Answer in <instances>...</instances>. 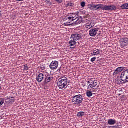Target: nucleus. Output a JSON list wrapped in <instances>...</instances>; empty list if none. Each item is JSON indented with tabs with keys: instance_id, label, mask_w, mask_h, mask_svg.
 <instances>
[{
	"instance_id": "obj_1",
	"label": "nucleus",
	"mask_w": 128,
	"mask_h": 128,
	"mask_svg": "<svg viewBox=\"0 0 128 128\" xmlns=\"http://www.w3.org/2000/svg\"><path fill=\"white\" fill-rule=\"evenodd\" d=\"M88 8L91 10H100L101 8L102 10L106 12H116V10H118V8L114 5L104 6L102 4H90L88 6Z\"/></svg>"
},
{
	"instance_id": "obj_2",
	"label": "nucleus",
	"mask_w": 128,
	"mask_h": 128,
	"mask_svg": "<svg viewBox=\"0 0 128 128\" xmlns=\"http://www.w3.org/2000/svg\"><path fill=\"white\" fill-rule=\"evenodd\" d=\"M58 86L60 90H64V88H68V78L62 76L58 78Z\"/></svg>"
},
{
	"instance_id": "obj_3",
	"label": "nucleus",
	"mask_w": 128,
	"mask_h": 128,
	"mask_svg": "<svg viewBox=\"0 0 128 128\" xmlns=\"http://www.w3.org/2000/svg\"><path fill=\"white\" fill-rule=\"evenodd\" d=\"M72 102L76 106H80L84 102V96L81 94L76 95L72 98Z\"/></svg>"
},
{
	"instance_id": "obj_4",
	"label": "nucleus",
	"mask_w": 128,
	"mask_h": 128,
	"mask_svg": "<svg viewBox=\"0 0 128 128\" xmlns=\"http://www.w3.org/2000/svg\"><path fill=\"white\" fill-rule=\"evenodd\" d=\"M98 84V80H94V79H90L87 82L88 86V90H90V88H96Z\"/></svg>"
},
{
	"instance_id": "obj_5",
	"label": "nucleus",
	"mask_w": 128,
	"mask_h": 128,
	"mask_svg": "<svg viewBox=\"0 0 128 128\" xmlns=\"http://www.w3.org/2000/svg\"><path fill=\"white\" fill-rule=\"evenodd\" d=\"M120 79L122 82H128V69L126 71L122 72L120 76Z\"/></svg>"
},
{
	"instance_id": "obj_6",
	"label": "nucleus",
	"mask_w": 128,
	"mask_h": 128,
	"mask_svg": "<svg viewBox=\"0 0 128 128\" xmlns=\"http://www.w3.org/2000/svg\"><path fill=\"white\" fill-rule=\"evenodd\" d=\"M70 40H74L78 41L80 40H82V36L81 34H72L70 37Z\"/></svg>"
},
{
	"instance_id": "obj_7",
	"label": "nucleus",
	"mask_w": 128,
	"mask_h": 128,
	"mask_svg": "<svg viewBox=\"0 0 128 128\" xmlns=\"http://www.w3.org/2000/svg\"><path fill=\"white\" fill-rule=\"evenodd\" d=\"M50 68L52 70H58V62L52 61L50 65Z\"/></svg>"
},
{
	"instance_id": "obj_8",
	"label": "nucleus",
	"mask_w": 128,
	"mask_h": 128,
	"mask_svg": "<svg viewBox=\"0 0 128 128\" xmlns=\"http://www.w3.org/2000/svg\"><path fill=\"white\" fill-rule=\"evenodd\" d=\"M98 32V28H92L90 30L89 34L90 36L94 38L96 36Z\"/></svg>"
},
{
	"instance_id": "obj_9",
	"label": "nucleus",
	"mask_w": 128,
	"mask_h": 128,
	"mask_svg": "<svg viewBox=\"0 0 128 128\" xmlns=\"http://www.w3.org/2000/svg\"><path fill=\"white\" fill-rule=\"evenodd\" d=\"M120 43L121 46L124 48L126 44H128V38H121L120 40Z\"/></svg>"
},
{
	"instance_id": "obj_10",
	"label": "nucleus",
	"mask_w": 128,
	"mask_h": 128,
	"mask_svg": "<svg viewBox=\"0 0 128 128\" xmlns=\"http://www.w3.org/2000/svg\"><path fill=\"white\" fill-rule=\"evenodd\" d=\"M78 16L74 14V13H72V14H70V16H67V18L69 20V22H74V20H76L78 18Z\"/></svg>"
},
{
	"instance_id": "obj_11",
	"label": "nucleus",
	"mask_w": 128,
	"mask_h": 128,
	"mask_svg": "<svg viewBox=\"0 0 128 128\" xmlns=\"http://www.w3.org/2000/svg\"><path fill=\"white\" fill-rule=\"evenodd\" d=\"M45 76L46 74H44V73L40 74L36 78L37 82H42L44 80Z\"/></svg>"
},
{
	"instance_id": "obj_12",
	"label": "nucleus",
	"mask_w": 128,
	"mask_h": 128,
	"mask_svg": "<svg viewBox=\"0 0 128 128\" xmlns=\"http://www.w3.org/2000/svg\"><path fill=\"white\" fill-rule=\"evenodd\" d=\"M44 78V82H45V84H48V82H50V81L52 80L53 79L52 77L51 76H46V74H45Z\"/></svg>"
},
{
	"instance_id": "obj_13",
	"label": "nucleus",
	"mask_w": 128,
	"mask_h": 128,
	"mask_svg": "<svg viewBox=\"0 0 128 128\" xmlns=\"http://www.w3.org/2000/svg\"><path fill=\"white\" fill-rule=\"evenodd\" d=\"M124 70V67H119L117 68L114 72V76H118V74H120V72H122Z\"/></svg>"
},
{
	"instance_id": "obj_14",
	"label": "nucleus",
	"mask_w": 128,
	"mask_h": 128,
	"mask_svg": "<svg viewBox=\"0 0 128 128\" xmlns=\"http://www.w3.org/2000/svg\"><path fill=\"white\" fill-rule=\"evenodd\" d=\"M92 56H98V54H100V50L97 49L91 51Z\"/></svg>"
},
{
	"instance_id": "obj_15",
	"label": "nucleus",
	"mask_w": 128,
	"mask_h": 128,
	"mask_svg": "<svg viewBox=\"0 0 128 128\" xmlns=\"http://www.w3.org/2000/svg\"><path fill=\"white\" fill-rule=\"evenodd\" d=\"M6 104H14V98H8L5 100Z\"/></svg>"
},
{
	"instance_id": "obj_16",
	"label": "nucleus",
	"mask_w": 128,
	"mask_h": 128,
	"mask_svg": "<svg viewBox=\"0 0 128 128\" xmlns=\"http://www.w3.org/2000/svg\"><path fill=\"white\" fill-rule=\"evenodd\" d=\"M69 46H73V48H76V40H71L69 42Z\"/></svg>"
},
{
	"instance_id": "obj_17",
	"label": "nucleus",
	"mask_w": 128,
	"mask_h": 128,
	"mask_svg": "<svg viewBox=\"0 0 128 128\" xmlns=\"http://www.w3.org/2000/svg\"><path fill=\"white\" fill-rule=\"evenodd\" d=\"M116 120L110 119L108 120V124L109 126H114V124H116Z\"/></svg>"
},
{
	"instance_id": "obj_18",
	"label": "nucleus",
	"mask_w": 128,
	"mask_h": 128,
	"mask_svg": "<svg viewBox=\"0 0 128 128\" xmlns=\"http://www.w3.org/2000/svg\"><path fill=\"white\" fill-rule=\"evenodd\" d=\"M76 20H77L75 24L76 25L80 24L82 22V18H78Z\"/></svg>"
},
{
	"instance_id": "obj_19",
	"label": "nucleus",
	"mask_w": 128,
	"mask_h": 128,
	"mask_svg": "<svg viewBox=\"0 0 128 128\" xmlns=\"http://www.w3.org/2000/svg\"><path fill=\"white\" fill-rule=\"evenodd\" d=\"M86 94L88 98H91V96H92V91L89 90H87L86 92Z\"/></svg>"
},
{
	"instance_id": "obj_20",
	"label": "nucleus",
	"mask_w": 128,
	"mask_h": 128,
	"mask_svg": "<svg viewBox=\"0 0 128 128\" xmlns=\"http://www.w3.org/2000/svg\"><path fill=\"white\" fill-rule=\"evenodd\" d=\"M122 10H128V4H125L121 6Z\"/></svg>"
},
{
	"instance_id": "obj_21",
	"label": "nucleus",
	"mask_w": 128,
	"mask_h": 128,
	"mask_svg": "<svg viewBox=\"0 0 128 128\" xmlns=\"http://www.w3.org/2000/svg\"><path fill=\"white\" fill-rule=\"evenodd\" d=\"M84 116V112H80L77 114V116H79L80 118Z\"/></svg>"
},
{
	"instance_id": "obj_22",
	"label": "nucleus",
	"mask_w": 128,
	"mask_h": 128,
	"mask_svg": "<svg viewBox=\"0 0 128 128\" xmlns=\"http://www.w3.org/2000/svg\"><path fill=\"white\" fill-rule=\"evenodd\" d=\"M74 4L72 2H68V4L66 5V8H68V6H74Z\"/></svg>"
},
{
	"instance_id": "obj_23",
	"label": "nucleus",
	"mask_w": 128,
	"mask_h": 128,
	"mask_svg": "<svg viewBox=\"0 0 128 128\" xmlns=\"http://www.w3.org/2000/svg\"><path fill=\"white\" fill-rule=\"evenodd\" d=\"M4 104V98H0V106H2V104Z\"/></svg>"
},
{
	"instance_id": "obj_24",
	"label": "nucleus",
	"mask_w": 128,
	"mask_h": 128,
	"mask_svg": "<svg viewBox=\"0 0 128 128\" xmlns=\"http://www.w3.org/2000/svg\"><path fill=\"white\" fill-rule=\"evenodd\" d=\"M92 28V26L91 24H86V28L88 30H90Z\"/></svg>"
},
{
	"instance_id": "obj_25",
	"label": "nucleus",
	"mask_w": 128,
	"mask_h": 128,
	"mask_svg": "<svg viewBox=\"0 0 128 128\" xmlns=\"http://www.w3.org/2000/svg\"><path fill=\"white\" fill-rule=\"evenodd\" d=\"M24 70H29V68L28 66V64H25V65H24Z\"/></svg>"
},
{
	"instance_id": "obj_26",
	"label": "nucleus",
	"mask_w": 128,
	"mask_h": 128,
	"mask_svg": "<svg viewBox=\"0 0 128 128\" xmlns=\"http://www.w3.org/2000/svg\"><path fill=\"white\" fill-rule=\"evenodd\" d=\"M46 4H49V6H52V2H50V0H46Z\"/></svg>"
},
{
	"instance_id": "obj_27",
	"label": "nucleus",
	"mask_w": 128,
	"mask_h": 128,
	"mask_svg": "<svg viewBox=\"0 0 128 128\" xmlns=\"http://www.w3.org/2000/svg\"><path fill=\"white\" fill-rule=\"evenodd\" d=\"M81 6L82 8H84V6H86V2H81Z\"/></svg>"
},
{
	"instance_id": "obj_28",
	"label": "nucleus",
	"mask_w": 128,
	"mask_h": 128,
	"mask_svg": "<svg viewBox=\"0 0 128 128\" xmlns=\"http://www.w3.org/2000/svg\"><path fill=\"white\" fill-rule=\"evenodd\" d=\"M96 58L94 57L91 59L90 61L92 62H96Z\"/></svg>"
},
{
	"instance_id": "obj_29",
	"label": "nucleus",
	"mask_w": 128,
	"mask_h": 128,
	"mask_svg": "<svg viewBox=\"0 0 128 128\" xmlns=\"http://www.w3.org/2000/svg\"><path fill=\"white\" fill-rule=\"evenodd\" d=\"M55 2H58V4H62V0H54Z\"/></svg>"
},
{
	"instance_id": "obj_30",
	"label": "nucleus",
	"mask_w": 128,
	"mask_h": 128,
	"mask_svg": "<svg viewBox=\"0 0 128 128\" xmlns=\"http://www.w3.org/2000/svg\"><path fill=\"white\" fill-rule=\"evenodd\" d=\"M117 84H122V81H120V80H118V82H117Z\"/></svg>"
},
{
	"instance_id": "obj_31",
	"label": "nucleus",
	"mask_w": 128,
	"mask_h": 128,
	"mask_svg": "<svg viewBox=\"0 0 128 128\" xmlns=\"http://www.w3.org/2000/svg\"><path fill=\"white\" fill-rule=\"evenodd\" d=\"M117 92H122V89H118Z\"/></svg>"
},
{
	"instance_id": "obj_32",
	"label": "nucleus",
	"mask_w": 128,
	"mask_h": 128,
	"mask_svg": "<svg viewBox=\"0 0 128 128\" xmlns=\"http://www.w3.org/2000/svg\"><path fill=\"white\" fill-rule=\"evenodd\" d=\"M16 2H24V0H15Z\"/></svg>"
},
{
	"instance_id": "obj_33",
	"label": "nucleus",
	"mask_w": 128,
	"mask_h": 128,
	"mask_svg": "<svg viewBox=\"0 0 128 128\" xmlns=\"http://www.w3.org/2000/svg\"><path fill=\"white\" fill-rule=\"evenodd\" d=\"M2 12H1V11H0V18H2Z\"/></svg>"
},
{
	"instance_id": "obj_34",
	"label": "nucleus",
	"mask_w": 128,
	"mask_h": 128,
	"mask_svg": "<svg viewBox=\"0 0 128 128\" xmlns=\"http://www.w3.org/2000/svg\"><path fill=\"white\" fill-rule=\"evenodd\" d=\"M2 90V86H0V90Z\"/></svg>"
},
{
	"instance_id": "obj_35",
	"label": "nucleus",
	"mask_w": 128,
	"mask_h": 128,
	"mask_svg": "<svg viewBox=\"0 0 128 128\" xmlns=\"http://www.w3.org/2000/svg\"><path fill=\"white\" fill-rule=\"evenodd\" d=\"M0 82H2V80H1V79H0Z\"/></svg>"
},
{
	"instance_id": "obj_36",
	"label": "nucleus",
	"mask_w": 128,
	"mask_h": 128,
	"mask_svg": "<svg viewBox=\"0 0 128 128\" xmlns=\"http://www.w3.org/2000/svg\"><path fill=\"white\" fill-rule=\"evenodd\" d=\"M92 92H94V91H92Z\"/></svg>"
},
{
	"instance_id": "obj_37",
	"label": "nucleus",
	"mask_w": 128,
	"mask_h": 128,
	"mask_svg": "<svg viewBox=\"0 0 128 128\" xmlns=\"http://www.w3.org/2000/svg\"><path fill=\"white\" fill-rule=\"evenodd\" d=\"M42 70H44V69H42Z\"/></svg>"
}]
</instances>
